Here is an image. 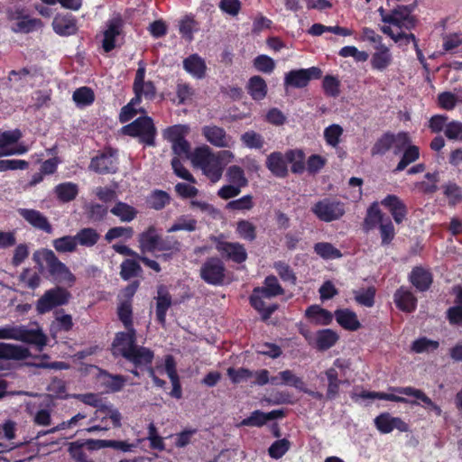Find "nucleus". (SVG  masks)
I'll use <instances>...</instances> for the list:
<instances>
[{"mask_svg": "<svg viewBox=\"0 0 462 462\" xmlns=\"http://www.w3.org/2000/svg\"><path fill=\"white\" fill-rule=\"evenodd\" d=\"M378 12L383 22V25L380 27L383 33L389 36L396 43L406 44L413 42L417 48L414 34L409 32L415 27L416 21L408 6L399 5L390 13H386L383 7H380Z\"/></svg>", "mask_w": 462, "mask_h": 462, "instance_id": "nucleus-1", "label": "nucleus"}, {"mask_svg": "<svg viewBox=\"0 0 462 462\" xmlns=\"http://www.w3.org/2000/svg\"><path fill=\"white\" fill-rule=\"evenodd\" d=\"M145 66L140 62L133 84L134 97L125 106L120 113V120L125 123L131 120L138 112L144 113L140 106L142 99L152 100L156 95V88L151 80H145Z\"/></svg>", "mask_w": 462, "mask_h": 462, "instance_id": "nucleus-2", "label": "nucleus"}, {"mask_svg": "<svg viewBox=\"0 0 462 462\" xmlns=\"http://www.w3.org/2000/svg\"><path fill=\"white\" fill-rule=\"evenodd\" d=\"M1 339H12L35 345L42 349L47 344V337L37 324L6 325L0 328Z\"/></svg>", "mask_w": 462, "mask_h": 462, "instance_id": "nucleus-3", "label": "nucleus"}, {"mask_svg": "<svg viewBox=\"0 0 462 462\" xmlns=\"http://www.w3.org/2000/svg\"><path fill=\"white\" fill-rule=\"evenodd\" d=\"M34 262L41 269H47L51 275L59 282L72 285L75 276L69 269L60 262L55 254L49 249H42L33 254Z\"/></svg>", "mask_w": 462, "mask_h": 462, "instance_id": "nucleus-4", "label": "nucleus"}, {"mask_svg": "<svg viewBox=\"0 0 462 462\" xmlns=\"http://www.w3.org/2000/svg\"><path fill=\"white\" fill-rule=\"evenodd\" d=\"M189 132V127L186 125H176L167 128L164 131V137L171 143V148L175 155L180 158L189 159L190 144L185 139Z\"/></svg>", "mask_w": 462, "mask_h": 462, "instance_id": "nucleus-5", "label": "nucleus"}, {"mask_svg": "<svg viewBox=\"0 0 462 462\" xmlns=\"http://www.w3.org/2000/svg\"><path fill=\"white\" fill-rule=\"evenodd\" d=\"M124 132L128 135L139 137L146 144L152 145L156 130L152 118L143 116L125 125Z\"/></svg>", "mask_w": 462, "mask_h": 462, "instance_id": "nucleus-6", "label": "nucleus"}, {"mask_svg": "<svg viewBox=\"0 0 462 462\" xmlns=\"http://www.w3.org/2000/svg\"><path fill=\"white\" fill-rule=\"evenodd\" d=\"M313 214L321 221L331 222L345 214L344 205L338 201L324 199L311 208Z\"/></svg>", "mask_w": 462, "mask_h": 462, "instance_id": "nucleus-7", "label": "nucleus"}, {"mask_svg": "<svg viewBox=\"0 0 462 462\" xmlns=\"http://www.w3.org/2000/svg\"><path fill=\"white\" fill-rule=\"evenodd\" d=\"M22 136V132L19 129L5 132L0 131V143L2 146L0 157L22 155L28 152V147L23 143H20L15 147H11V145L16 143Z\"/></svg>", "mask_w": 462, "mask_h": 462, "instance_id": "nucleus-8", "label": "nucleus"}, {"mask_svg": "<svg viewBox=\"0 0 462 462\" xmlns=\"http://www.w3.org/2000/svg\"><path fill=\"white\" fill-rule=\"evenodd\" d=\"M202 134L212 145L218 148H232L235 146V140L226 131L217 125H206L202 128Z\"/></svg>", "mask_w": 462, "mask_h": 462, "instance_id": "nucleus-9", "label": "nucleus"}, {"mask_svg": "<svg viewBox=\"0 0 462 462\" xmlns=\"http://www.w3.org/2000/svg\"><path fill=\"white\" fill-rule=\"evenodd\" d=\"M321 71L316 67L295 69L285 75L284 85L292 88H303L312 78H319Z\"/></svg>", "mask_w": 462, "mask_h": 462, "instance_id": "nucleus-10", "label": "nucleus"}, {"mask_svg": "<svg viewBox=\"0 0 462 462\" xmlns=\"http://www.w3.org/2000/svg\"><path fill=\"white\" fill-rule=\"evenodd\" d=\"M69 293L61 288H56L47 291L37 302L39 313H45L53 307L62 305L69 300Z\"/></svg>", "mask_w": 462, "mask_h": 462, "instance_id": "nucleus-11", "label": "nucleus"}, {"mask_svg": "<svg viewBox=\"0 0 462 462\" xmlns=\"http://www.w3.org/2000/svg\"><path fill=\"white\" fill-rule=\"evenodd\" d=\"M201 278L208 283L218 285L223 282L225 268L223 263L217 258L208 260L200 270Z\"/></svg>", "mask_w": 462, "mask_h": 462, "instance_id": "nucleus-12", "label": "nucleus"}, {"mask_svg": "<svg viewBox=\"0 0 462 462\" xmlns=\"http://www.w3.org/2000/svg\"><path fill=\"white\" fill-rule=\"evenodd\" d=\"M135 346V329L130 328H127V332H119L116 334L113 342V352L115 355L127 358Z\"/></svg>", "mask_w": 462, "mask_h": 462, "instance_id": "nucleus-13", "label": "nucleus"}, {"mask_svg": "<svg viewBox=\"0 0 462 462\" xmlns=\"http://www.w3.org/2000/svg\"><path fill=\"white\" fill-rule=\"evenodd\" d=\"M117 164L116 151L108 149L102 154L93 158L89 167L98 173H111L116 171Z\"/></svg>", "mask_w": 462, "mask_h": 462, "instance_id": "nucleus-14", "label": "nucleus"}, {"mask_svg": "<svg viewBox=\"0 0 462 462\" xmlns=\"http://www.w3.org/2000/svg\"><path fill=\"white\" fill-rule=\"evenodd\" d=\"M371 56L370 64L376 71H385L393 62V53L389 47L383 43L375 45Z\"/></svg>", "mask_w": 462, "mask_h": 462, "instance_id": "nucleus-15", "label": "nucleus"}, {"mask_svg": "<svg viewBox=\"0 0 462 462\" xmlns=\"http://www.w3.org/2000/svg\"><path fill=\"white\" fill-rule=\"evenodd\" d=\"M107 420H110L113 427L115 428H120L122 425L121 412L111 404L102 403L95 411L91 420L105 423Z\"/></svg>", "mask_w": 462, "mask_h": 462, "instance_id": "nucleus-16", "label": "nucleus"}, {"mask_svg": "<svg viewBox=\"0 0 462 462\" xmlns=\"http://www.w3.org/2000/svg\"><path fill=\"white\" fill-rule=\"evenodd\" d=\"M216 248L222 255L236 263H243L247 257L245 247L239 243L217 241Z\"/></svg>", "mask_w": 462, "mask_h": 462, "instance_id": "nucleus-17", "label": "nucleus"}, {"mask_svg": "<svg viewBox=\"0 0 462 462\" xmlns=\"http://www.w3.org/2000/svg\"><path fill=\"white\" fill-rule=\"evenodd\" d=\"M284 416L283 411L273 410L270 412H263L259 410L254 411L251 415L244 419L239 426L262 427L267 421L273 420Z\"/></svg>", "mask_w": 462, "mask_h": 462, "instance_id": "nucleus-18", "label": "nucleus"}, {"mask_svg": "<svg viewBox=\"0 0 462 462\" xmlns=\"http://www.w3.org/2000/svg\"><path fill=\"white\" fill-rule=\"evenodd\" d=\"M122 20L118 17L113 18L108 22L102 42V47L106 52L112 51L116 47V38L122 31Z\"/></svg>", "mask_w": 462, "mask_h": 462, "instance_id": "nucleus-19", "label": "nucleus"}, {"mask_svg": "<svg viewBox=\"0 0 462 462\" xmlns=\"http://www.w3.org/2000/svg\"><path fill=\"white\" fill-rule=\"evenodd\" d=\"M374 423L377 430L383 434L390 433L394 429L401 431H405L407 430V425L400 418L392 417L388 413L377 416L374 419Z\"/></svg>", "mask_w": 462, "mask_h": 462, "instance_id": "nucleus-20", "label": "nucleus"}, {"mask_svg": "<svg viewBox=\"0 0 462 462\" xmlns=\"http://www.w3.org/2000/svg\"><path fill=\"white\" fill-rule=\"evenodd\" d=\"M394 391L400 394L414 397L416 399L415 402L419 403L421 402L425 409L432 411L438 416L441 415L440 407L434 403L422 391L412 387L396 388Z\"/></svg>", "mask_w": 462, "mask_h": 462, "instance_id": "nucleus-21", "label": "nucleus"}, {"mask_svg": "<svg viewBox=\"0 0 462 462\" xmlns=\"http://www.w3.org/2000/svg\"><path fill=\"white\" fill-rule=\"evenodd\" d=\"M394 391L400 394L414 397L416 399L415 402L419 403L421 402L425 409L432 411L438 416L441 415L440 407L434 403L422 391L412 387L396 388Z\"/></svg>", "mask_w": 462, "mask_h": 462, "instance_id": "nucleus-22", "label": "nucleus"}, {"mask_svg": "<svg viewBox=\"0 0 462 462\" xmlns=\"http://www.w3.org/2000/svg\"><path fill=\"white\" fill-rule=\"evenodd\" d=\"M19 214L35 228L43 230L48 234L52 233V227L48 219L39 211L34 209L20 208Z\"/></svg>", "mask_w": 462, "mask_h": 462, "instance_id": "nucleus-23", "label": "nucleus"}, {"mask_svg": "<svg viewBox=\"0 0 462 462\" xmlns=\"http://www.w3.org/2000/svg\"><path fill=\"white\" fill-rule=\"evenodd\" d=\"M10 26L14 32H30L42 27L40 20L31 19L28 16L11 15Z\"/></svg>", "mask_w": 462, "mask_h": 462, "instance_id": "nucleus-24", "label": "nucleus"}, {"mask_svg": "<svg viewBox=\"0 0 462 462\" xmlns=\"http://www.w3.org/2000/svg\"><path fill=\"white\" fill-rule=\"evenodd\" d=\"M52 28L54 32L61 36H69L77 32L76 20L71 15L55 16L52 22Z\"/></svg>", "mask_w": 462, "mask_h": 462, "instance_id": "nucleus-25", "label": "nucleus"}, {"mask_svg": "<svg viewBox=\"0 0 462 462\" xmlns=\"http://www.w3.org/2000/svg\"><path fill=\"white\" fill-rule=\"evenodd\" d=\"M269 299L270 298H267L255 289L250 297L252 306L262 314L264 319H268L277 309L276 304H268L265 302V300Z\"/></svg>", "mask_w": 462, "mask_h": 462, "instance_id": "nucleus-26", "label": "nucleus"}, {"mask_svg": "<svg viewBox=\"0 0 462 462\" xmlns=\"http://www.w3.org/2000/svg\"><path fill=\"white\" fill-rule=\"evenodd\" d=\"M266 167L277 177H285L288 172L286 157L278 152H272L268 155Z\"/></svg>", "mask_w": 462, "mask_h": 462, "instance_id": "nucleus-27", "label": "nucleus"}, {"mask_svg": "<svg viewBox=\"0 0 462 462\" xmlns=\"http://www.w3.org/2000/svg\"><path fill=\"white\" fill-rule=\"evenodd\" d=\"M382 204L389 208L394 221L397 224L402 223L406 217V208L404 204L393 195H389L382 200Z\"/></svg>", "mask_w": 462, "mask_h": 462, "instance_id": "nucleus-28", "label": "nucleus"}, {"mask_svg": "<svg viewBox=\"0 0 462 462\" xmlns=\"http://www.w3.org/2000/svg\"><path fill=\"white\" fill-rule=\"evenodd\" d=\"M27 347L13 344L0 343V358L22 360L29 356Z\"/></svg>", "mask_w": 462, "mask_h": 462, "instance_id": "nucleus-29", "label": "nucleus"}, {"mask_svg": "<svg viewBox=\"0 0 462 462\" xmlns=\"http://www.w3.org/2000/svg\"><path fill=\"white\" fill-rule=\"evenodd\" d=\"M394 302L402 311L411 312L416 308L417 300L409 290L400 288L394 294Z\"/></svg>", "mask_w": 462, "mask_h": 462, "instance_id": "nucleus-30", "label": "nucleus"}, {"mask_svg": "<svg viewBox=\"0 0 462 462\" xmlns=\"http://www.w3.org/2000/svg\"><path fill=\"white\" fill-rule=\"evenodd\" d=\"M335 317L337 323L347 330L355 331L361 326L356 314L348 309L337 310Z\"/></svg>", "mask_w": 462, "mask_h": 462, "instance_id": "nucleus-31", "label": "nucleus"}, {"mask_svg": "<svg viewBox=\"0 0 462 462\" xmlns=\"http://www.w3.org/2000/svg\"><path fill=\"white\" fill-rule=\"evenodd\" d=\"M185 70L192 77L201 79L205 76L206 64L199 55L193 54L183 61Z\"/></svg>", "mask_w": 462, "mask_h": 462, "instance_id": "nucleus-32", "label": "nucleus"}, {"mask_svg": "<svg viewBox=\"0 0 462 462\" xmlns=\"http://www.w3.org/2000/svg\"><path fill=\"white\" fill-rule=\"evenodd\" d=\"M411 282L419 290L426 291L432 282V277L429 271L415 267L410 274Z\"/></svg>", "mask_w": 462, "mask_h": 462, "instance_id": "nucleus-33", "label": "nucleus"}, {"mask_svg": "<svg viewBox=\"0 0 462 462\" xmlns=\"http://www.w3.org/2000/svg\"><path fill=\"white\" fill-rule=\"evenodd\" d=\"M306 316L310 322L317 325H328L333 319V316L329 311L317 305L309 307L306 310Z\"/></svg>", "mask_w": 462, "mask_h": 462, "instance_id": "nucleus-34", "label": "nucleus"}, {"mask_svg": "<svg viewBox=\"0 0 462 462\" xmlns=\"http://www.w3.org/2000/svg\"><path fill=\"white\" fill-rule=\"evenodd\" d=\"M126 359L136 366H146L152 363L153 359V352L147 347L136 346Z\"/></svg>", "mask_w": 462, "mask_h": 462, "instance_id": "nucleus-35", "label": "nucleus"}, {"mask_svg": "<svg viewBox=\"0 0 462 462\" xmlns=\"http://www.w3.org/2000/svg\"><path fill=\"white\" fill-rule=\"evenodd\" d=\"M171 304V300L164 287L158 289L156 316L160 323L164 324L166 312Z\"/></svg>", "mask_w": 462, "mask_h": 462, "instance_id": "nucleus-36", "label": "nucleus"}, {"mask_svg": "<svg viewBox=\"0 0 462 462\" xmlns=\"http://www.w3.org/2000/svg\"><path fill=\"white\" fill-rule=\"evenodd\" d=\"M248 92L254 100H262L267 94V85L260 76H254L248 82Z\"/></svg>", "mask_w": 462, "mask_h": 462, "instance_id": "nucleus-37", "label": "nucleus"}, {"mask_svg": "<svg viewBox=\"0 0 462 462\" xmlns=\"http://www.w3.org/2000/svg\"><path fill=\"white\" fill-rule=\"evenodd\" d=\"M402 152V158L398 162L394 171H403L408 165L416 162L420 157L419 147L413 145L411 143H410Z\"/></svg>", "mask_w": 462, "mask_h": 462, "instance_id": "nucleus-38", "label": "nucleus"}, {"mask_svg": "<svg viewBox=\"0 0 462 462\" xmlns=\"http://www.w3.org/2000/svg\"><path fill=\"white\" fill-rule=\"evenodd\" d=\"M160 237L153 226L149 227L142 233L139 238L140 245L143 251L152 252L159 247Z\"/></svg>", "mask_w": 462, "mask_h": 462, "instance_id": "nucleus-39", "label": "nucleus"}, {"mask_svg": "<svg viewBox=\"0 0 462 462\" xmlns=\"http://www.w3.org/2000/svg\"><path fill=\"white\" fill-rule=\"evenodd\" d=\"M200 170L214 183L217 182L223 174V166L218 164L217 160L215 157V153Z\"/></svg>", "mask_w": 462, "mask_h": 462, "instance_id": "nucleus-40", "label": "nucleus"}, {"mask_svg": "<svg viewBox=\"0 0 462 462\" xmlns=\"http://www.w3.org/2000/svg\"><path fill=\"white\" fill-rule=\"evenodd\" d=\"M324 32H332L342 36H351L353 31L340 26H326L321 23H314L309 30V33L314 36H320Z\"/></svg>", "mask_w": 462, "mask_h": 462, "instance_id": "nucleus-41", "label": "nucleus"}, {"mask_svg": "<svg viewBox=\"0 0 462 462\" xmlns=\"http://www.w3.org/2000/svg\"><path fill=\"white\" fill-rule=\"evenodd\" d=\"M212 150L208 145H201L197 147L191 152L189 160L194 167L201 169V167L211 158L213 155Z\"/></svg>", "mask_w": 462, "mask_h": 462, "instance_id": "nucleus-42", "label": "nucleus"}, {"mask_svg": "<svg viewBox=\"0 0 462 462\" xmlns=\"http://www.w3.org/2000/svg\"><path fill=\"white\" fill-rule=\"evenodd\" d=\"M110 211L122 222H131L137 215V210L134 207L124 202L116 203Z\"/></svg>", "mask_w": 462, "mask_h": 462, "instance_id": "nucleus-43", "label": "nucleus"}, {"mask_svg": "<svg viewBox=\"0 0 462 462\" xmlns=\"http://www.w3.org/2000/svg\"><path fill=\"white\" fill-rule=\"evenodd\" d=\"M55 193L60 200L69 202L76 198L79 193V188L73 182H64L55 187Z\"/></svg>", "mask_w": 462, "mask_h": 462, "instance_id": "nucleus-44", "label": "nucleus"}, {"mask_svg": "<svg viewBox=\"0 0 462 462\" xmlns=\"http://www.w3.org/2000/svg\"><path fill=\"white\" fill-rule=\"evenodd\" d=\"M356 396L363 399H381L387 400L392 402L411 403V404H418L417 402L408 401L406 398L393 394V393H376V392H368V391H361L360 393H356Z\"/></svg>", "mask_w": 462, "mask_h": 462, "instance_id": "nucleus-45", "label": "nucleus"}, {"mask_svg": "<svg viewBox=\"0 0 462 462\" xmlns=\"http://www.w3.org/2000/svg\"><path fill=\"white\" fill-rule=\"evenodd\" d=\"M338 339L337 334L331 329L319 330L316 335L317 346L326 350L333 346Z\"/></svg>", "mask_w": 462, "mask_h": 462, "instance_id": "nucleus-46", "label": "nucleus"}, {"mask_svg": "<svg viewBox=\"0 0 462 462\" xmlns=\"http://www.w3.org/2000/svg\"><path fill=\"white\" fill-rule=\"evenodd\" d=\"M240 139L243 144L249 149H262L265 143L263 136L254 130L245 132Z\"/></svg>", "mask_w": 462, "mask_h": 462, "instance_id": "nucleus-47", "label": "nucleus"}, {"mask_svg": "<svg viewBox=\"0 0 462 462\" xmlns=\"http://www.w3.org/2000/svg\"><path fill=\"white\" fill-rule=\"evenodd\" d=\"M226 176L230 184L238 186L241 189L246 187L248 184V180L245 175V171L239 166H230L226 171Z\"/></svg>", "mask_w": 462, "mask_h": 462, "instance_id": "nucleus-48", "label": "nucleus"}, {"mask_svg": "<svg viewBox=\"0 0 462 462\" xmlns=\"http://www.w3.org/2000/svg\"><path fill=\"white\" fill-rule=\"evenodd\" d=\"M256 290L270 299L283 293V289L275 276L266 277L264 280V285L262 288H257Z\"/></svg>", "mask_w": 462, "mask_h": 462, "instance_id": "nucleus-49", "label": "nucleus"}, {"mask_svg": "<svg viewBox=\"0 0 462 462\" xmlns=\"http://www.w3.org/2000/svg\"><path fill=\"white\" fill-rule=\"evenodd\" d=\"M52 245L59 253H71L77 249L76 236H65L52 241Z\"/></svg>", "mask_w": 462, "mask_h": 462, "instance_id": "nucleus-50", "label": "nucleus"}, {"mask_svg": "<svg viewBox=\"0 0 462 462\" xmlns=\"http://www.w3.org/2000/svg\"><path fill=\"white\" fill-rule=\"evenodd\" d=\"M287 162L291 163V171L300 173L305 169L304 153L301 150H290L285 153Z\"/></svg>", "mask_w": 462, "mask_h": 462, "instance_id": "nucleus-51", "label": "nucleus"}, {"mask_svg": "<svg viewBox=\"0 0 462 462\" xmlns=\"http://www.w3.org/2000/svg\"><path fill=\"white\" fill-rule=\"evenodd\" d=\"M383 222V214L379 208L377 202H374L367 210V214L365 219V228L370 230L374 228L377 224Z\"/></svg>", "mask_w": 462, "mask_h": 462, "instance_id": "nucleus-52", "label": "nucleus"}, {"mask_svg": "<svg viewBox=\"0 0 462 462\" xmlns=\"http://www.w3.org/2000/svg\"><path fill=\"white\" fill-rule=\"evenodd\" d=\"M392 149L394 155H399L402 153L403 149L411 143V136L406 132H399L397 134L392 133Z\"/></svg>", "mask_w": 462, "mask_h": 462, "instance_id": "nucleus-53", "label": "nucleus"}, {"mask_svg": "<svg viewBox=\"0 0 462 462\" xmlns=\"http://www.w3.org/2000/svg\"><path fill=\"white\" fill-rule=\"evenodd\" d=\"M343 134V128L337 124H333L324 130V138L326 143L331 146L336 148L340 142V137Z\"/></svg>", "mask_w": 462, "mask_h": 462, "instance_id": "nucleus-54", "label": "nucleus"}, {"mask_svg": "<svg viewBox=\"0 0 462 462\" xmlns=\"http://www.w3.org/2000/svg\"><path fill=\"white\" fill-rule=\"evenodd\" d=\"M78 245L93 246L98 240L99 235L93 228H83L76 235Z\"/></svg>", "mask_w": 462, "mask_h": 462, "instance_id": "nucleus-55", "label": "nucleus"}, {"mask_svg": "<svg viewBox=\"0 0 462 462\" xmlns=\"http://www.w3.org/2000/svg\"><path fill=\"white\" fill-rule=\"evenodd\" d=\"M392 133H385L374 143L372 147V155H383L392 149Z\"/></svg>", "mask_w": 462, "mask_h": 462, "instance_id": "nucleus-56", "label": "nucleus"}, {"mask_svg": "<svg viewBox=\"0 0 462 462\" xmlns=\"http://www.w3.org/2000/svg\"><path fill=\"white\" fill-rule=\"evenodd\" d=\"M72 97L78 106H85L93 103L94 93L89 88L82 87L74 91Z\"/></svg>", "mask_w": 462, "mask_h": 462, "instance_id": "nucleus-57", "label": "nucleus"}, {"mask_svg": "<svg viewBox=\"0 0 462 462\" xmlns=\"http://www.w3.org/2000/svg\"><path fill=\"white\" fill-rule=\"evenodd\" d=\"M338 54L343 58L352 57L356 62H365L369 58L367 51H360L356 46L352 45L341 48Z\"/></svg>", "mask_w": 462, "mask_h": 462, "instance_id": "nucleus-58", "label": "nucleus"}, {"mask_svg": "<svg viewBox=\"0 0 462 462\" xmlns=\"http://www.w3.org/2000/svg\"><path fill=\"white\" fill-rule=\"evenodd\" d=\"M291 448V442L286 439L274 441L269 448L268 453L272 458L282 457Z\"/></svg>", "mask_w": 462, "mask_h": 462, "instance_id": "nucleus-59", "label": "nucleus"}, {"mask_svg": "<svg viewBox=\"0 0 462 462\" xmlns=\"http://www.w3.org/2000/svg\"><path fill=\"white\" fill-rule=\"evenodd\" d=\"M375 291L370 287L367 289H360L354 291L356 301L365 307H372L374 303Z\"/></svg>", "mask_w": 462, "mask_h": 462, "instance_id": "nucleus-60", "label": "nucleus"}, {"mask_svg": "<svg viewBox=\"0 0 462 462\" xmlns=\"http://www.w3.org/2000/svg\"><path fill=\"white\" fill-rule=\"evenodd\" d=\"M315 252L324 259H336L341 257V253L329 243H318Z\"/></svg>", "mask_w": 462, "mask_h": 462, "instance_id": "nucleus-61", "label": "nucleus"}, {"mask_svg": "<svg viewBox=\"0 0 462 462\" xmlns=\"http://www.w3.org/2000/svg\"><path fill=\"white\" fill-rule=\"evenodd\" d=\"M170 203V196L162 190H154L148 198V204L154 209H162Z\"/></svg>", "mask_w": 462, "mask_h": 462, "instance_id": "nucleus-62", "label": "nucleus"}, {"mask_svg": "<svg viewBox=\"0 0 462 462\" xmlns=\"http://www.w3.org/2000/svg\"><path fill=\"white\" fill-rule=\"evenodd\" d=\"M196 220L186 216L179 217L175 223L168 229L169 233L177 231H194L196 228Z\"/></svg>", "mask_w": 462, "mask_h": 462, "instance_id": "nucleus-63", "label": "nucleus"}, {"mask_svg": "<svg viewBox=\"0 0 462 462\" xmlns=\"http://www.w3.org/2000/svg\"><path fill=\"white\" fill-rule=\"evenodd\" d=\"M236 232L245 240L253 241L255 238V226L247 220H241L237 223Z\"/></svg>", "mask_w": 462, "mask_h": 462, "instance_id": "nucleus-64", "label": "nucleus"}]
</instances>
